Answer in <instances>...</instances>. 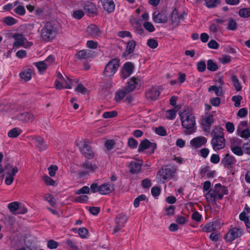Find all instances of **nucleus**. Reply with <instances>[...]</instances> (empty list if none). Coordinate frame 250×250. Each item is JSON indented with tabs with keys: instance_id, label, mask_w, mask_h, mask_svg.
Wrapping results in <instances>:
<instances>
[{
	"instance_id": "39",
	"label": "nucleus",
	"mask_w": 250,
	"mask_h": 250,
	"mask_svg": "<svg viewBox=\"0 0 250 250\" xmlns=\"http://www.w3.org/2000/svg\"><path fill=\"white\" fill-rule=\"evenodd\" d=\"M238 14L242 18H247L250 17V7L240 9L239 10Z\"/></svg>"
},
{
	"instance_id": "15",
	"label": "nucleus",
	"mask_w": 250,
	"mask_h": 250,
	"mask_svg": "<svg viewBox=\"0 0 250 250\" xmlns=\"http://www.w3.org/2000/svg\"><path fill=\"white\" fill-rule=\"evenodd\" d=\"M212 190L216 196L217 200L222 199L223 195L227 193L226 188L219 184H216L214 189H212Z\"/></svg>"
},
{
	"instance_id": "10",
	"label": "nucleus",
	"mask_w": 250,
	"mask_h": 250,
	"mask_svg": "<svg viewBox=\"0 0 250 250\" xmlns=\"http://www.w3.org/2000/svg\"><path fill=\"white\" fill-rule=\"evenodd\" d=\"M35 141V145L37 149L40 152L46 150L48 146L44 139L41 136H35L32 137Z\"/></svg>"
},
{
	"instance_id": "30",
	"label": "nucleus",
	"mask_w": 250,
	"mask_h": 250,
	"mask_svg": "<svg viewBox=\"0 0 250 250\" xmlns=\"http://www.w3.org/2000/svg\"><path fill=\"white\" fill-rule=\"evenodd\" d=\"M180 107L176 106L172 109L168 110L166 112V117L169 120H173L175 118L176 113Z\"/></svg>"
},
{
	"instance_id": "58",
	"label": "nucleus",
	"mask_w": 250,
	"mask_h": 250,
	"mask_svg": "<svg viewBox=\"0 0 250 250\" xmlns=\"http://www.w3.org/2000/svg\"><path fill=\"white\" fill-rule=\"evenodd\" d=\"M155 132L156 134L161 136H165L167 134L166 129L162 126L156 128Z\"/></svg>"
},
{
	"instance_id": "24",
	"label": "nucleus",
	"mask_w": 250,
	"mask_h": 250,
	"mask_svg": "<svg viewBox=\"0 0 250 250\" xmlns=\"http://www.w3.org/2000/svg\"><path fill=\"white\" fill-rule=\"evenodd\" d=\"M184 17L182 14H179L177 10L175 9L173 10L171 14V20L172 23H176L177 24L180 22L181 20H184Z\"/></svg>"
},
{
	"instance_id": "19",
	"label": "nucleus",
	"mask_w": 250,
	"mask_h": 250,
	"mask_svg": "<svg viewBox=\"0 0 250 250\" xmlns=\"http://www.w3.org/2000/svg\"><path fill=\"white\" fill-rule=\"evenodd\" d=\"M153 19L156 23H164L167 21V17L166 12L161 13H154L153 14Z\"/></svg>"
},
{
	"instance_id": "64",
	"label": "nucleus",
	"mask_w": 250,
	"mask_h": 250,
	"mask_svg": "<svg viewBox=\"0 0 250 250\" xmlns=\"http://www.w3.org/2000/svg\"><path fill=\"white\" fill-rule=\"evenodd\" d=\"M243 148L247 154H250V139L243 145Z\"/></svg>"
},
{
	"instance_id": "63",
	"label": "nucleus",
	"mask_w": 250,
	"mask_h": 250,
	"mask_svg": "<svg viewBox=\"0 0 250 250\" xmlns=\"http://www.w3.org/2000/svg\"><path fill=\"white\" fill-rule=\"evenodd\" d=\"M16 20L12 17H7L4 18V22L8 25H12L16 23Z\"/></svg>"
},
{
	"instance_id": "52",
	"label": "nucleus",
	"mask_w": 250,
	"mask_h": 250,
	"mask_svg": "<svg viewBox=\"0 0 250 250\" xmlns=\"http://www.w3.org/2000/svg\"><path fill=\"white\" fill-rule=\"evenodd\" d=\"M207 7L211 8L216 6L220 3V0H206Z\"/></svg>"
},
{
	"instance_id": "62",
	"label": "nucleus",
	"mask_w": 250,
	"mask_h": 250,
	"mask_svg": "<svg viewBox=\"0 0 250 250\" xmlns=\"http://www.w3.org/2000/svg\"><path fill=\"white\" fill-rule=\"evenodd\" d=\"M210 104L214 106H218L221 103V99L219 97H215L210 99Z\"/></svg>"
},
{
	"instance_id": "22",
	"label": "nucleus",
	"mask_w": 250,
	"mask_h": 250,
	"mask_svg": "<svg viewBox=\"0 0 250 250\" xmlns=\"http://www.w3.org/2000/svg\"><path fill=\"white\" fill-rule=\"evenodd\" d=\"M236 160L233 156L227 153L224 158L222 160L221 163L225 167L229 168L230 166L235 164Z\"/></svg>"
},
{
	"instance_id": "54",
	"label": "nucleus",
	"mask_w": 250,
	"mask_h": 250,
	"mask_svg": "<svg viewBox=\"0 0 250 250\" xmlns=\"http://www.w3.org/2000/svg\"><path fill=\"white\" fill-rule=\"evenodd\" d=\"M115 144V143L113 140H107L105 142L104 146L108 150H111L114 147Z\"/></svg>"
},
{
	"instance_id": "14",
	"label": "nucleus",
	"mask_w": 250,
	"mask_h": 250,
	"mask_svg": "<svg viewBox=\"0 0 250 250\" xmlns=\"http://www.w3.org/2000/svg\"><path fill=\"white\" fill-rule=\"evenodd\" d=\"M156 144L155 143H151L148 140L145 139L143 141L139 146L138 151L141 152L144 150L148 148H151L152 149V151L151 153L154 152V150L156 148Z\"/></svg>"
},
{
	"instance_id": "48",
	"label": "nucleus",
	"mask_w": 250,
	"mask_h": 250,
	"mask_svg": "<svg viewBox=\"0 0 250 250\" xmlns=\"http://www.w3.org/2000/svg\"><path fill=\"white\" fill-rule=\"evenodd\" d=\"M147 44L150 48L152 49H155L157 48L158 45L157 41L152 39L148 40L147 42Z\"/></svg>"
},
{
	"instance_id": "31",
	"label": "nucleus",
	"mask_w": 250,
	"mask_h": 250,
	"mask_svg": "<svg viewBox=\"0 0 250 250\" xmlns=\"http://www.w3.org/2000/svg\"><path fill=\"white\" fill-rule=\"evenodd\" d=\"M85 11L88 14L96 13L97 8L95 4L91 2H88L84 6Z\"/></svg>"
},
{
	"instance_id": "60",
	"label": "nucleus",
	"mask_w": 250,
	"mask_h": 250,
	"mask_svg": "<svg viewBox=\"0 0 250 250\" xmlns=\"http://www.w3.org/2000/svg\"><path fill=\"white\" fill-rule=\"evenodd\" d=\"M117 112L116 111H113L110 112H105L103 114V117L104 118H110L117 116Z\"/></svg>"
},
{
	"instance_id": "16",
	"label": "nucleus",
	"mask_w": 250,
	"mask_h": 250,
	"mask_svg": "<svg viewBox=\"0 0 250 250\" xmlns=\"http://www.w3.org/2000/svg\"><path fill=\"white\" fill-rule=\"evenodd\" d=\"M160 92L158 87H152L146 92V97L152 101L156 100L159 96Z\"/></svg>"
},
{
	"instance_id": "50",
	"label": "nucleus",
	"mask_w": 250,
	"mask_h": 250,
	"mask_svg": "<svg viewBox=\"0 0 250 250\" xmlns=\"http://www.w3.org/2000/svg\"><path fill=\"white\" fill-rule=\"evenodd\" d=\"M42 179L45 184L47 185L54 186L55 184V181L47 175L44 176Z\"/></svg>"
},
{
	"instance_id": "23",
	"label": "nucleus",
	"mask_w": 250,
	"mask_h": 250,
	"mask_svg": "<svg viewBox=\"0 0 250 250\" xmlns=\"http://www.w3.org/2000/svg\"><path fill=\"white\" fill-rule=\"evenodd\" d=\"M87 33L93 37H98L101 34V30L96 25L91 24L87 28Z\"/></svg>"
},
{
	"instance_id": "29",
	"label": "nucleus",
	"mask_w": 250,
	"mask_h": 250,
	"mask_svg": "<svg viewBox=\"0 0 250 250\" xmlns=\"http://www.w3.org/2000/svg\"><path fill=\"white\" fill-rule=\"evenodd\" d=\"M231 80L233 83V85L235 88V89L237 91H240L242 90V86L239 82L238 77L235 75H231Z\"/></svg>"
},
{
	"instance_id": "17",
	"label": "nucleus",
	"mask_w": 250,
	"mask_h": 250,
	"mask_svg": "<svg viewBox=\"0 0 250 250\" xmlns=\"http://www.w3.org/2000/svg\"><path fill=\"white\" fill-rule=\"evenodd\" d=\"M207 142V139L203 136L197 137L190 141V145L195 148H198L204 145Z\"/></svg>"
},
{
	"instance_id": "34",
	"label": "nucleus",
	"mask_w": 250,
	"mask_h": 250,
	"mask_svg": "<svg viewBox=\"0 0 250 250\" xmlns=\"http://www.w3.org/2000/svg\"><path fill=\"white\" fill-rule=\"evenodd\" d=\"M126 218L125 215L119 214L115 219L116 225L120 227H124L126 223Z\"/></svg>"
},
{
	"instance_id": "37",
	"label": "nucleus",
	"mask_w": 250,
	"mask_h": 250,
	"mask_svg": "<svg viewBox=\"0 0 250 250\" xmlns=\"http://www.w3.org/2000/svg\"><path fill=\"white\" fill-rule=\"evenodd\" d=\"M237 28V24L235 20L232 18H229L228 19V23L227 29L229 30L234 31Z\"/></svg>"
},
{
	"instance_id": "46",
	"label": "nucleus",
	"mask_w": 250,
	"mask_h": 250,
	"mask_svg": "<svg viewBox=\"0 0 250 250\" xmlns=\"http://www.w3.org/2000/svg\"><path fill=\"white\" fill-rule=\"evenodd\" d=\"M209 30L213 33H216L220 30V27L218 24L213 22L210 24Z\"/></svg>"
},
{
	"instance_id": "33",
	"label": "nucleus",
	"mask_w": 250,
	"mask_h": 250,
	"mask_svg": "<svg viewBox=\"0 0 250 250\" xmlns=\"http://www.w3.org/2000/svg\"><path fill=\"white\" fill-rule=\"evenodd\" d=\"M212 138L224 137L223 136L222 128L219 126H216L211 132Z\"/></svg>"
},
{
	"instance_id": "12",
	"label": "nucleus",
	"mask_w": 250,
	"mask_h": 250,
	"mask_svg": "<svg viewBox=\"0 0 250 250\" xmlns=\"http://www.w3.org/2000/svg\"><path fill=\"white\" fill-rule=\"evenodd\" d=\"M134 66L131 62L125 63L123 67V70L121 74V77L122 79H126L133 72Z\"/></svg>"
},
{
	"instance_id": "57",
	"label": "nucleus",
	"mask_w": 250,
	"mask_h": 250,
	"mask_svg": "<svg viewBox=\"0 0 250 250\" xmlns=\"http://www.w3.org/2000/svg\"><path fill=\"white\" fill-rule=\"evenodd\" d=\"M242 99V97L240 95H236L232 97V101L234 102V106L239 107L240 105V101Z\"/></svg>"
},
{
	"instance_id": "8",
	"label": "nucleus",
	"mask_w": 250,
	"mask_h": 250,
	"mask_svg": "<svg viewBox=\"0 0 250 250\" xmlns=\"http://www.w3.org/2000/svg\"><path fill=\"white\" fill-rule=\"evenodd\" d=\"M81 153L86 158L91 159L93 158L94 153L89 143L86 140L83 142L82 146L80 147Z\"/></svg>"
},
{
	"instance_id": "32",
	"label": "nucleus",
	"mask_w": 250,
	"mask_h": 250,
	"mask_svg": "<svg viewBox=\"0 0 250 250\" xmlns=\"http://www.w3.org/2000/svg\"><path fill=\"white\" fill-rule=\"evenodd\" d=\"M92 56L91 51L89 50H82L77 53V58L79 59H84Z\"/></svg>"
},
{
	"instance_id": "21",
	"label": "nucleus",
	"mask_w": 250,
	"mask_h": 250,
	"mask_svg": "<svg viewBox=\"0 0 250 250\" xmlns=\"http://www.w3.org/2000/svg\"><path fill=\"white\" fill-rule=\"evenodd\" d=\"M13 38L15 39L13 43V46L20 47L24 45V41L26 40V38L23 35L16 33L13 36Z\"/></svg>"
},
{
	"instance_id": "20",
	"label": "nucleus",
	"mask_w": 250,
	"mask_h": 250,
	"mask_svg": "<svg viewBox=\"0 0 250 250\" xmlns=\"http://www.w3.org/2000/svg\"><path fill=\"white\" fill-rule=\"evenodd\" d=\"M114 190V186L111 185L108 183L101 185L98 188V191L103 195L107 194L111 192Z\"/></svg>"
},
{
	"instance_id": "18",
	"label": "nucleus",
	"mask_w": 250,
	"mask_h": 250,
	"mask_svg": "<svg viewBox=\"0 0 250 250\" xmlns=\"http://www.w3.org/2000/svg\"><path fill=\"white\" fill-rule=\"evenodd\" d=\"M104 10L108 13L113 12L115 9V3L113 0H100Z\"/></svg>"
},
{
	"instance_id": "5",
	"label": "nucleus",
	"mask_w": 250,
	"mask_h": 250,
	"mask_svg": "<svg viewBox=\"0 0 250 250\" xmlns=\"http://www.w3.org/2000/svg\"><path fill=\"white\" fill-rule=\"evenodd\" d=\"M120 65V61L118 59H113L110 61L105 65L104 75L105 77L113 76L118 70Z\"/></svg>"
},
{
	"instance_id": "38",
	"label": "nucleus",
	"mask_w": 250,
	"mask_h": 250,
	"mask_svg": "<svg viewBox=\"0 0 250 250\" xmlns=\"http://www.w3.org/2000/svg\"><path fill=\"white\" fill-rule=\"evenodd\" d=\"M20 203L18 202H14L8 205V208L11 212L16 214H17L16 212L20 208Z\"/></svg>"
},
{
	"instance_id": "61",
	"label": "nucleus",
	"mask_w": 250,
	"mask_h": 250,
	"mask_svg": "<svg viewBox=\"0 0 250 250\" xmlns=\"http://www.w3.org/2000/svg\"><path fill=\"white\" fill-rule=\"evenodd\" d=\"M144 27L145 28L146 30H147L149 32H153L154 31L155 28L152 24L149 22H144Z\"/></svg>"
},
{
	"instance_id": "11",
	"label": "nucleus",
	"mask_w": 250,
	"mask_h": 250,
	"mask_svg": "<svg viewBox=\"0 0 250 250\" xmlns=\"http://www.w3.org/2000/svg\"><path fill=\"white\" fill-rule=\"evenodd\" d=\"M211 144L212 148L215 151H218L224 148L225 146V139L224 137L212 138Z\"/></svg>"
},
{
	"instance_id": "35",
	"label": "nucleus",
	"mask_w": 250,
	"mask_h": 250,
	"mask_svg": "<svg viewBox=\"0 0 250 250\" xmlns=\"http://www.w3.org/2000/svg\"><path fill=\"white\" fill-rule=\"evenodd\" d=\"M206 198L208 202L209 203L212 204L213 205L216 204L215 200H217V198H216V196L212 190H209L208 193H206Z\"/></svg>"
},
{
	"instance_id": "2",
	"label": "nucleus",
	"mask_w": 250,
	"mask_h": 250,
	"mask_svg": "<svg viewBox=\"0 0 250 250\" xmlns=\"http://www.w3.org/2000/svg\"><path fill=\"white\" fill-rule=\"evenodd\" d=\"M138 79L135 77H132L127 83V85L122 90L117 92L115 95V100L117 102L122 100L127 94L133 91L138 83Z\"/></svg>"
},
{
	"instance_id": "42",
	"label": "nucleus",
	"mask_w": 250,
	"mask_h": 250,
	"mask_svg": "<svg viewBox=\"0 0 250 250\" xmlns=\"http://www.w3.org/2000/svg\"><path fill=\"white\" fill-rule=\"evenodd\" d=\"M37 67L40 73L45 71L47 68V64L44 61L37 62L34 63Z\"/></svg>"
},
{
	"instance_id": "43",
	"label": "nucleus",
	"mask_w": 250,
	"mask_h": 250,
	"mask_svg": "<svg viewBox=\"0 0 250 250\" xmlns=\"http://www.w3.org/2000/svg\"><path fill=\"white\" fill-rule=\"evenodd\" d=\"M236 134L242 138L248 139L250 137V130L249 128H246L236 133Z\"/></svg>"
},
{
	"instance_id": "6",
	"label": "nucleus",
	"mask_w": 250,
	"mask_h": 250,
	"mask_svg": "<svg viewBox=\"0 0 250 250\" xmlns=\"http://www.w3.org/2000/svg\"><path fill=\"white\" fill-rule=\"evenodd\" d=\"M4 168L8 170L6 172L8 176L5 178V183L7 185H10L14 181V177L18 172V169L17 167H13L9 164L6 165Z\"/></svg>"
},
{
	"instance_id": "55",
	"label": "nucleus",
	"mask_w": 250,
	"mask_h": 250,
	"mask_svg": "<svg viewBox=\"0 0 250 250\" xmlns=\"http://www.w3.org/2000/svg\"><path fill=\"white\" fill-rule=\"evenodd\" d=\"M58 170V167L56 165H51L48 168L49 175L53 177L55 175L56 172Z\"/></svg>"
},
{
	"instance_id": "3",
	"label": "nucleus",
	"mask_w": 250,
	"mask_h": 250,
	"mask_svg": "<svg viewBox=\"0 0 250 250\" xmlns=\"http://www.w3.org/2000/svg\"><path fill=\"white\" fill-rule=\"evenodd\" d=\"M182 125L188 129H191L195 125V118L189 109L184 110L179 112Z\"/></svg>"
},
{
	"instance_id": "53",
	"label": "nucleus",
	"mask_w": 250,
	"mask_h": 250,
	"mask_svg": "<svg viewBox=\"0 0 250 250\" xmlns=\"http://www.w3.org/2000/svg\"><path fill=\"white\" fill-rule=\"evenodd\" d=\"M90 191V188L87 186H84L82 188L77 190L75 194L77 195L81 194H87Z\"/></svg>"
},
{
	"instance_id": "44",
	"label": "nucleus",
	"mask_w": 250,
	"mask_h": 250,
	"mask_svg": "<svg viewBox=\"0 0 250 250\" xmlns=\"http://www.w3.org/2000/svg\"><path fill=\"white\" fill-rule=\"evenodd\" d=\"M218 66L216 63L211 60H209L207 62V68L211 71H215L218 69Z\"/></svg>"
},
{
	"instance_id": "28",
	"label": "nucleus",
	"mask_w": 250,
	"mask_h": 250,
	"mask_svg": "<svg viewBox=\"0 0 250 250\" xmlns=\"http://www.w3.org/2000/svg\"><path fill=\"white\" fill-rule=\"evenodd\" d=\"M22 132V131L21 128L15 127L8 131L7 135L10 138H17Z\"/></svg>"
},
{
	"instance_id": "40",
	"label": "nucleus",
	"mask_w": 250,
	"mask_h": 250,
	"mask_svg": "<svg viewBox=\"0 0 250 250\" xmlns=\"http://www.w3.org/2000/svg\"><path fill=\"white\" fill-rule=\"evenodd\" d=\"M222 88L216 85H212L210 86L208 89V91L209 92L214 91L215 95L217 96H221L223 95L222 93Z\"/></svg>"
},
{
	"instance_id": "41",
	"label": "nucleus",
	"mask_w": 250,
	"mask_h": 250,
	"mask_svg": "<svg viewBox=\"0 0 250 250\" xmlns=\"http://www.w3.org/2000/svg\"><path fill=\"white\" fill-rule=\"evenodd\" d=\"M230 148L234 154L238 156H242L243 155V150L241 147L235 146L234 145L231 144L230 146Z\"/></svg>"
},
{
	"instance_id": "49",
	"label": "nucleus",
	"mask_w": 250,
	"mask_h": 250,
	"mask_svg": "<svg viewBox=\"0 0 250 250\" xmlns=\"http://www.w3.org/2000/svg\"><path fill=\"white\" fill-rule=\"evenodd\" d=\"M88 230L85 228H80L78 230L79 236L83 238H85L88 235Z\"/></svg>"
},
{
	"instance_id": "7",
	"label": "nucleus",
	"mask_w": 250,
	"mask_h": 250,
	"mask_svg": "<svg viewBox=\"0 0 250 250\" xmlns=\"http://www.w3.org/2000/svg\"><path fill=\"white\" fill-rule=\"evenodd\" d=\"M82 167L83 170H80L79 172V174L82 176L94 172L98 167L96 164H92L89 161H85L83 163Z\"/></svg>"
},
{
	"instance_id": "27",
	"label": "nucleus",
	"mask_w": 250,
	"mask_h": 250,
	"mask_svg": "<svg viewBox=\"0 0 250 250\" xmlns=\"http://www.w3.org/2000/svg\"><path fill=\"white\" fill-rule=\"evenodd\" d=\"M136 46V42L134 40H130L127 42L126 48L124 53L125 55H128L132 53Z\"/></svg>"
},
{
	"instance_id": "1",
	"label": "nucleus",
	"mask_w": 250,
	"mask_h": 250,
	"mask_svg": "<svg viewBox=\"0 0 250 250\" xmlns=\"http://www.w3.org/2000/svg\"><path fill=\"white\" fill-rule=\"evenodd\" d=\"M58 33L56 27L51 22H47L41 30V36L45 42H49L54 39Z\"/></svg>"
},
{
	"instance_id": "13",
	"label": "nucleus",
	"mask_w": 250,
	"mask_h": 250,
	"mask_svg": "<svg viewBox=\"0 0 250 250\" xmlns=\"http://www.w3.org/2000/svg\"><path fill=\"white\" fill-rule=\"evenodd\" d=\"M17 119L22 123H32L35 119L34 115L31 112H24L17 116Z\"/></svg>"
},
{
	"instance_id": "25",
	"label": "nucleus",
	"mask_w": 250,
	"mask_h": 250,
	"mask_svg": "<svg viewBox=\"0 0 250 250\" xmlns=\"http://www.w3.org/2000/svg\"><path fill=\"white\" fill-rule=\"evenodd\" d=\"M32 73V70L30 68H28L22 71L20 74V76L21 78L25 82H27L31 80Z\"/></svg>"
},
{
	"instance_id": "59",
	"label": "nucleus",
	"mask_w": 250,
	"mask_h": 250,
	"mask_svg": "<svg viewBox=\"0 0 250 250\" xmlns=\"http://www.w3.org/2000/svg\"><path fill=\"white\" fill-rule=\"evenodd\" d=\"M197 69L199 72H203L205 71L206 68V63L204 61H200L197 63Z\"/></svg>"
},
{
	"instance_id": "51",
	"label": "nucleus",
	"mask_w": 250,
	"mask_h": 250,
	"mask_svg": "<svg viewBox=\"0 0 250 250\" xmlns=\"http://www.w3.org/2000/svg\"><path fill=\"white\" fill-rule=\"evenodd\" d=\"M248 126V122L246 121H241L239 124L238 125L236 133L240 132L241 130H243L246 128H247V127Z\"/></svg>"
},
{
	"instance_id": "4",
	"label": "nucleus",
	"mask_w": 250,
	"mask_h": 250,
	"mask_svg": "<svg viewBox=\"0 0 250 250\" xmlns=\"http://www.w3.org/2000/svg\"><path fill=\"white\" fill-rule=\"evenodd\" d=\"M176 171V169L168 166H165L158 171L156 178L161 182L165 183L166 181L171 179Z\"/></svg>"
},
{
	"instance_id": "56",
	"label": "nucleus",
	"mask_w": 250,
	"mask_h": 250,
	"mask_svg": "<svg viewBox=\"0 0 250 250\" xmlns=\"http://www.w3.org/2000/svg\"><path fill=\"white\" fill-rule=\"evenodd\" d=\"M47 247L48 248L50 249H56L58 246V243L54 240H49L47 242Z\"/></svg>"
},
{
	"instance_id": "45",
	"label": "nucleus",
	"mask_w": 250,
	"mask_h": 250,
	"mask_svg": "<svg viewBox=\"0 0 250 250\" xmlns=\"http://www.w3.org/2000/svg\"><path fill=\"white\" fill-rule=\"evenodd\" d=\"M44 200L47 201L52 207H55L56 204L54 198L50 194L45 195Z\"/></svg>"
},
{
	"instance_id": "47",
	"label": "nucleus",
	"mask_w": 250,
	"mask_h": 250,
	"mask_svg": "<svg viewBox=\"0 0 250 250\" xmlns=\"http://www.w3.org/2000/svg\"><path fill=\"white\" fill-rule=\"evenodd\" d=\"M14 11L19 15H23L25 13L24 7L21 5H18L14 9Z\"/></svg>"
},
{
	"instance_id": "36",
	"label": "nucleus",
	"mask_w": 250,
	"mask_h": 250,
	"mask_svg": "<svg viewBox=\"0 0 250 250\" xmlns=\"http://www.w3.org/2000/svg\"><path fill=\"white\" fill-rule=\"evenodd\" d=\"M214 123V119L212 115H208L203 118L202 125H211Z\"/></svg>"
},
{
	"instance_id": "26",
	"label": "nucleus",
	"mask_w": 250,
	"mask_h": 250,
	"mask_svg": "<svg viewBox=\"0 0 250 250\" xmlns=\"http://www.w3.org/2000/svg\"><path fill=\"white\" fill-rule=\"evenodd\" d=\"M129 167L130 171L132 173H136L139 172L142 167V164L136 162H131L129 163Z\"/></svg>"
},
{
	"instance_id": "9",
	"label": "nucleus",
	"mask_w": 250,
	"mask_h": 250,
	"mask_svg": "<svg viewBox=\"0 0 250 250\" xmlns=\"http://www.w3.org/2000/svg\"><path fill=\"white\" fill-rule=\"evenodd\" d=\"M243 234L242 229L233 228L230 229L226 234L225 239L227 242H232L235 239L241 236Z\"/></svg>"
}]
</instances>
